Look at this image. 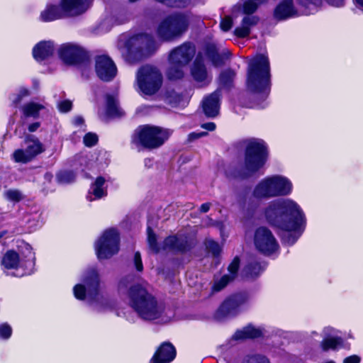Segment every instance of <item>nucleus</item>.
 <instances>
[{
	"instance_id": "nucleus-1",
	"label": "nucleus",
	"mask_w": 363,
	"mask_h": 363,
	"mask_svg": "<svg viewBox=\"0 0 363 363\" xmlns=\"http://www.w3.org/2000/svg\"><path fill=\"white\" fill-rule=\"evenodd\" d=\"M128 301L130 306L144 320L160 319L162 321H167L169 319L164 306L141 286H133L130 289Z\"/></svg>"
},
{
	"instance_id": "nucleus-2",
	"label": "nucleus",
	"mask_w": 363,
	"mask_h": 363,
	"mask_svg": "<svg viewBox=\"0 0 363 363\" xmlns=\"http://www.w3.org/2000/svg\"><path fill=\"white\" fill-rule=\"evenodd\" d=\"M269 77L268 59L264 55L257 56L249 65L247 79L248 90L266 96L269 87Z\"/></svg>"
},
{
	"instance_id": "nucleus-3",
	"label": "nucleus",
	"mask_w": 363,
	"mask_h": 363,
	"mask_svg": "<svg viewBox=\"0 0 363 363\" xmlns=\"http://www.w3.org/2000/svg\"><path fill=\"white\" fill-rule=\"evenodd\" d=\"M195 48L190 43H184L174 49L169 54L170 67L167 76L170 79H179L184 76V68L195 55Z\"/></svg>"
},
{
	"instance_id": "nucleus-4",
	"label": "nucleus",
	"mask_w": 363,
	"mask_h": 363,
	"mask_svg": "<svg viewBox=\"0 0 363 363\" xmlns=\"http://www.w3.org/2000/svg\"><path fill=\"white\" fill-rule=\"evenodd\" d=\"M154 50V40L151 36L147 34L137 35L126 42L123 56L125 60L133 63L150 55Z\"/></svg>"
},
{
	"instance_id": "nucleus-5",
	"label": "nucleus",
	"mask_w": 363,
	"mask_h": 363,
	"mask_svg": "<svg viewBox=\"0 0 363 363\" xmlns=\"http://www.w3.org/2000/svg\"><path fill=\"white\" fill-rule=\"evenodd\" d=\"M162 74L155 67L146 65L137 72L136 82L140 91L145 95L156 94L162 85Z\"/></svg>"
},
{
	"instance_id": "nucleus-6",
	"label": "nucleus",
	"mask_w": 363,
	"mask_h": 363,
	"mask_svg": "<svg viewBox=\"0 0 363 363\" xmlns=\"http://www.w3.org/2000/svg\"><path fill=\"white\" fill-rule=\"evenodd\" d=\"M94 250L99 260L109 259L120 251V235L114 228L106 230L95 241Z\"/></svg>"
},
{
	"instance_id": "nucleus-7",
	"label": "nucleus",
	"mask_w": 363,
	"mask_h": 363,
	"mask_svg": "<svg viewBox=\"0 0 363 363\" xmlns=\"http://www.w3.org/2000/svg\"><path fill=\"white\" fill-rule=\"evenodd\" d=\"M265 147L261 143L251 141L247 146L244 164L240 176L246 177L261 168L266 161Z\"/></svg>"
},
{
	"instance_id": "nucleus-8",
	"label": "nucleus",
	"mask_w": 363,
	"mask_h": 363,
	"mask_svg": "<svg viewBox=\"0 0 363 363\" xmlns=\"http://www.w3.org/2000/svg\"><path fill=\"white\" fill-rule=\"evenodd\" d=\"M189 16L177 13L165 18L159 26L157 33L165 40H171L181 36L188 28Z\"/></svg>"
},
{
	"instance_id": "nucleus-9",
	"label": "nucleus",
	"mask_w": 363,
	"mask_h": 363,
	"mask_svg": "<svg viewBox=\"0 0 363 363\" xmlns=\"http://www.w3.org/2000/svg\"><path fill=\"white\" fill-rule=\"evenodd\" d=\"M291 184L285 178L275 176L260 182L255 189L257 197H272L289 194Z\"/></svg>"
},
{
	"instance_id": "nucleus-10",
	"label": "nucleus",
	"mask_w": 363,
	"mask_h": 363,
	"mask_svg": "<svg viewBox=\"0 0 363 363\" xmlns=\"http://www.w3.org/2000/svg\"><path fill=\"white\" fill-rule=\"evenodd\" d=\"M171 132L159 127L144 125L135 131V138L145 147L155 149L160 147L169 138Z\"/></svg>"
},
{
	"instance_id": "nucleus-11",
	"label": "nucleus",
	"mask_w": 363,
	"mask_h": 363,
	"mask_svg": "<svg viewBox=\"0 0 363 363\" xmlns=\"http://www.w3.org/2000/svg\"><path fill=\"white\" fill-rule=\"evenodd\" d=\"M100 277L96 269H92L86 272L83 275L82 283L77 284L73 287L74 297L78 300H87L90 304L95 291H98Z\"/></svg>"
},
{
	"instance_id": "nucleus-12",
	"label": "nucleus",
	"mask_w": 363,
	"mask_h": 363,
	"mask_svg": "<svg viewBox=\"0 0 363 363\" xmlns=\"http://www.w3.org/2000/svg\"><path fill=\"white\" fill-rule=\"evenodd\" d=\"M274 213L291 216L298 226L306 225V220L302 212L293 201L282 200L272 203L266 210L265 214L267 218L272 219Z\"/></svg>"
},
{
	"instance_id": "nucleus-13",
	"label": "nucleus",
	"mask_w": 363,
	"mask_h": 363,
	"mask_svg": "<svg viewBox=\"0 0 363 363\" xmlns=\"http://www.w3.org/2000/svg\"><path fill=\"white\" fill-rule=\"evenodd\" d=\"M25 143L26 144L25 150L17 149L12 155L13 159L16 162L27 163L45 150L43 144L33 135H28Z\"/></svg>"
},
{
	"instance_id": "nucleus-14",
	"label": "nucleus",
	"mask_w": 363,
	"mask_h": 363,
	"mask_svg": "<svg viewBox=\"0 0 363 363\" xmlns=\"http://www.w3.org/2000/svg\"><path fill=\"white\" fill-rule=\"evenodd\" d=\"M254 244L256 249L265 255L275 252L279 247L274 235L268 228H257L255 233Z\"/></svg>"
},
{
	"instance_id": "nucleus-15",
	"label": "nucleus",
	"mask_w": 363,
	"mask_h": 363,
	"mask_svg": "<svg viewBox=\"0 0 363 363\" xmlns=\"http://www.w3.org/2000/svg\"><path fill=\"white\" fill-rule=\"evenodd\" d=\"M59 55L68 65L79 64L88 58L87 52L83 48L71 43L62 45L59 50Z\"/></svg>"
},
{
	"instance_id": "nucleus-16",
	"label": "nucleus",
	"mask_w": 363,
	"mask_h": 363,
	"mask_svg": "<svg viewBox=\"0 0 363 363\" xmlns=\"http://www.w3.org/2000/svg\"><path fill=\"white\" fill-rule=\"evenodd\" d=\"M1 264L3 270L7 275L13 277H22L24 272H18L22 267L23 262L18 252L13 250H8L2 257Z\"/></svg>"
},
{
	"instance_id": "nucleus-17",
	"label": "nucleus",
	"mask_w": 363,
	"mask_h": 363,
	"mask_svg": "<svg viewBox=\"0 0 363 363\" xmlns=\"http://www.w3.org/2000/svg\"><path fill=\"white\" fill-rule=\"evenodd\" d=\"M95 69L97 76L104 81L111 80L116 74V67L113 60L106 55L96 57Z\"/></svg>"
},
{
	"instance_id": "nucleus-18",
	"label": "nucleus",
	"mask_w": 363,
	"mask_h": 363,
	"mask_svg": "<svg viewBox=\"0 0 363 363\" xmlns=\"http://www.w3.org/2000/svg\"><path fill=\"white\" fill-rule=\"evenodd\" d=\"M176 356V350L172 345L163 343L156 351L150 363H169Z\"/></svg>"
},
{
	"instance_id": "nucleus-19",
	"label": "nucleus",
	"mask_w": 363,
	"mask_h": 363,
	"mask_svg": "<svg viewBox=\"0 0 363 363\" xmlns=\"http://www.w3.org/2000/svg\"><path fill=\"white\" fill-rule=\"evenodd\" d=\"M323 333L325 337L321 342V347L324 351L336 350L342 346V340L336 337L337 331L335 329L332 327H326L323 329Z\"/></svg>"
},
{
	"instance_id": "nucleus-20",
	"label": "nucleus",
	"mask_w": 363,
	"mask_h": 363,
	"mask_svg": "<svg viewBox=\"0 0 363 363\" xmlns=\"http://www.w3.org/2000/svg\"><path fill=\"white\" fill-rule=\"evenodd\" d=\"M60 4L66 16L79 15L89 7L86 0H62Z\"/></svg>"
},
{
	"instance_id": "nucleus-21",
	"label": "nucleus",
	"mask_w": 363,
	"mask_h": 363,
	"mask_svg": "<svg viewBox=\"0 0 363 363\" xmlns=\"http://www.w3.org/2000/svg\"><path fill=\"white\" fill-rule=\"evenodd\" d=\"M240 260L235 257L229 264L228 268V273L223 275L220 279L215 281L213 289L220 291L223 289L229 282L235 279L239 268Z\"/></svg>"
},
{
	"instance_id": "nucleus-22",
	"label": "nucleus",
	"mask_w": 363,
	"mask_h": 363,
	"mask_svg": "<svg viewBox=\"0 0 363 363\" xmlns=\"http://www.w3.org/2000/svg\"><path fill=\"white\" fill-rule=\"evenodd\" d=\"M95 292L93 300L90 303L94 311L97 312H105L114 308L116 303L113 299L100 294L99 290Z\"/></svg>"
},
{
	"instance_id": "nucleus-23",
	"label": "nucleus",
	"mask_w": 363,
	"mask_h": 363,
	"mask_svg": "<svg viewBox=\"0 0 363 363\" xmlns=\"http://www.w3.org/2000/svg\"><path fill=\"white\" fill-rule=\"evenodd\" d=\"M206 55L213 65L218 67L224 64L225 61L229 58L230 53L228 50H223L219 53L216 47L212 44L207 46Z\"/></svg>"
},
{
	"instance_id": "nucleus-24",
	"label": "nucleus",
	"mask_w": 363,
	"mask_h": 363,
	"mask_svg": "<svg viewBox=\"0 0 363 363\" xmlns=\"http://www.w3.org/2000/svg\"><path fill=\"white\" fill-rule=\"evenodd\" d=\"M219 94L214 92L206 98L203 102V108L205 114L209 117L217 116L219 110Z\"/></svg>"
},
{
	"instance_id": "nucleus-25",
	"label": "nucleus",
	"mask_w": 363,
	"mask_h": 363,
	"mask_svg": "<svg viewBox=\"0 0 363 363\" xmlns=\"http://www.w3.org/2000/svg\"><path fill=\"white\" fill-rule=\"evenodd\" d=\"M65 16H67L61 6L48 5L40 13V18L45 22L55 21Z\"/></svg>"
},
{
	"instance_id": "nucleus-26",
	"label": "nucleus",
	"mask_w": 363,
	"mask_h": 363,
	"mask_svg": "<svg viewBox=\"0 0 363 363\" xmlns=\"http://www.w3.org/2000/svg\"><path fill=\"white\" fill-rule=\"evenodd\" d=\"M259 18L257 16H245L241 23L240 26L235 28L234 33L237 37L245 38L250 33V28L258 23Z\"/></svg>"
},
{
	"instance_id": "nucleus-27",
	"label": "nucleus",
	"mask_w": 363,
	"mask_h": 363,
	"mask_svg": "<svg viewBox=\"0 0 363 363\" xmlns=\"http://www.w3.org/2000/svg\"><path fill=\"white\" fill-rule=\"evenodd\" d=\"M53 45L51 42H42L33 48V57L37 60H43L53 53Z\"/></svg>"
},
{
	"instance_id": "nucleus-28",
	"label": "nucleus",
	"mask_w": 363,
	"mask_h": 363,
	"mask_svg": "<svg viewBox=\"0 0 363 363\" xmlns=\"http://www.w3.org/2000/svg\"><path fill=\"white\" fill-rule=\"evenodd\" d=\"M295 13L293 0H284L275 9L274 16L279 20L293 16Z\"/></svg>"
},
{
	"instance_id": "nucleus-29",
	"label": "nucleus",
	"mask_w": 363,
	"mask_h": 363,
	"mask_svg": "<svg viewBox=\"0 0 363 363\" xmlns=\"http://www.w3.org/2000/svg\"><path fill=\"white\" fill-rule=\"evenodd\" d=\"M191 73L193 78L199 82H205L208 78L206 67L203 65L202 60L198 56L194 61L191 69Z\"/></svg>"
},
{
	"instance_id": "nucleus-30",
	"label": "nucleus",
	"mask_w": 363,
	"mask_h": 363,
	"mask_svg": "<svg viewBox=\"0 0 363 363\" xmlns=\"http://www.w3.org/2000/svg\"><path fill=\"white\" fill-rule=\"evenodd\" d=\"M281 240L287 244H294L303 233L302 228H279Z\"/></svg>"
},
{
	"instance_id": "nucleus-31",
	"label": "nucleus",
	"mask_w": 363,
	"mask_h": 363,
	"mask_svg": "<svg viewBox=\"0 0 363 363\" xmlns=\"http://www.w3.org/2000/svg\"><path fill=\"white\" fill-rule=\"evenodd\" d=\"M262 331L258 328L252 325H248L242 330H238L233 335L235 340H245L247 338H255L261 336Z\"/></svg>"
},
{
	"instance_id": "nucleus-32",
	"label": "nucleus",
	"mask_w": 363,
	"mask_h": 363,
	"mask_svg": "<svg viewBox=\"0 0 363 363\" xmlns=\"http://www.w3.org/2000/svg\"><path fill=\"white\" fill-rule=\"evenodd\" d=\"M17 249L18 250V255L20 254L22 257L21 259L22 262L25 261L34 263L35 259V252L32 247L28 243H26L23 240H18Z\"/></svg>"
},
{
	"instance_id": "nucleus-33",
	"label": "nucleus",
	"mask_w": 363,
	"mask_h": 363,
	"mask_svg": "<svg viewBox=\"0 0 363 363\" xmlns=\"http://www.w3.org/2000/svg\"><path fill=\"white\" fill-rule=\"evenodd\" d=\"M106 114L110 117L120 116L123 114L118 107L117 101L111 96H108L106 98Z\"/></svg>"
},
{
	"instance_id": "nucleus-34",
	"label": "nucleus",
	"mask_w": 363,
	"mask_h": 363,
	"mask_svg": "<svg viewBox=\"0 0 363 363\" xmlns=\"http://www.w3.org/2000/svg\"><path fill=\"white\" fill-rule=\"evenodd\" d=\"M105 179L99 177L91 186V192L97 199L106 196V189L104 187Z\"/></svg>"
},
{
	"instance_id": "nucleus-35",
	"label": "nucleus",
	"mask_w": 363,
	"mask_h": 363,
	"mask_svg": "<svg viewBox=\"0 0 363 363\" xmlns=\"http://www.w3.org/2000/svg\"><path fill=\"white\" fill-rule=\"evenodd\" d=\"M43 106L35 103H28L22 107L23 114L26 117H37L39 111Z\"/></svg>"
},
{
	"instance_id": "nucleus-36",
	"label": "nucleus",
	"mask_w": 363,
	"mask_h": 363,
	"mask_svg": "<svg viewBox=\"0 0 363 363\" xmlns=\"http://www.w3.org/2000/svg\"><path fill=\"white\" fill-rule=\"evenodd\" d=\"M165 100L170 104L177 105L182 100V95L174 89H167L164 95Z\"/></svg>"
},
{
	"instance_id": "nucleus-37",
	"label": "nucleus",
	"mask_w": 363,
	"mask_h": 363,
	"mask_svg": "<svg viewBox=\"0 0 363 363\" xmlns=\"http://www.w3.org/2000/svg\"><path fill=\"white\" fill-rule=\"evenodd\" d=\"M263 2L264 0H247L243 4V13L247 15L253 13Z\"/></svg>"
},
{
	"instance_id": "nucleus-38",
	"label": "nucleus",
	"mask_w": 363,
	"mask_h": 363,
	"mask_svg": "<svg viewBox=\"0 0 363 363\" xmlns=\"http://www.w3.org/2000/svg\"><path fill=\"white\" fill-rule=\"evenodd\" d=\"M75 175L72 172H62L57 174V179L61 183H69L74 181Z\"/></svg>"
},
{
	"instance_id": "nucleus-39",
	"label": "nucleus",
	"mask_w": 363,
	"mask_h": 363,
	"mask_svg": "<svg viewBox=\"0 0 363 363\" xmlns=\"http://www.w3.org/2000/svg\"><path fill=\"white\" fill-rule=\"evenodd\" d=\"M245 363H270L268 358L262 354L249 356Z\"/></svg>"
},
{
	"instance_id": "nucleus-40",
	"label": "nucleus",
	"mask_w": 363,
	"mask_h": 363,
	"mask_svg": "<svg viewBox=\"0 0 363 363\" xmlns=\"http://www.w3.org/2000/svg\"><path fill=\"white\" fill-rule=\"evenodd\" d=\"M147 238H148V243H149V245H150V247L151 248V250H153L154 252H158L159 247H157V245L156 243V240H157L156 235L153 233V231L151 228H148Z\"/></svg>"
},
{
	"instance_id": "nucleus-41",
	"label": "nucleus",
	"mask_w": 363,
	"mask_h": 363,
	"mask_svg": "<svg viewBox=\"0 0 363 363\" xmlns=\"http://www.w3.org/2000/svg\"><path fill=\"white\" fill-rule=\"evenodd\" d=\"M98 142V136L95 133H89L84 137V143L87 147H91Z\"/></svg>"
},
{
	"instance_id": "nucleus-42",
	"label": "nucleus",
	"mask_w": 363,
	"mask_h": 363,
	"mask_svg": "<svg viewBox=\"0 0 363 363\" xmlns=\"http://www.w3.org/2000/svg\"><path fill=\"white\" fill-rule=\"evenodd\" d=\"M12 334L11 327L7 323L0 325V338L8 339Z\"/></svg>"
},
{
	"instance_id": "nucleus-43",
	"label": "nucleus",
	"mask_w": 363,
	"mask_h": 363,
	"mask_svg": "<svg viewBox=\"0 0 363 363\" xmlns=\"http://www.w3.org/2000/svg\"><path fill=\"white\" fill-rule=\"evenodd\" d=\"M5 196L9 200L13 201H19L23 198L22 194L18 190H9L5 193Z\"/></svg>"
},
{
	"instance_id": "nucleus-44",
	"label": "nucleus",
	"mask_w": 363,
	"mask_h": 363,
	"mask_svg": "<svg viewBox=\"0 0 363 363\" xmlns=\"http://www.w3.org/2000/svg\"><path fill=\"white\" fill-rule=\"evenodd\" d=\"M235 73L231 70L223 72L220 76V80L222 84L228 85L233 79Z\"/></svg>"
},
{
	"instance_id": "nucleus-45",
	"label": "nucleus",
	"mask_w": 363,
	"mask_h": 363,
	"mask_svg": "<svg viewBox=\"0 0 363 363\" xmlns=\"http://www.w3.org/2000/svg\"><path fill=\"white\" fill-rule=\"evenodd\" d=\"M233 26V19L230 16H225L222 19L220 26L223 31H228Z\"/></svg>"
},
{
	"instance_id": "nucleus-46",
	"label": "nucleus",
	"mask_w": 363,
	"mask_h": 363,
	"mask_svg": "<svg viewBox=\"0 0 363 363\" xmlns=\"http://www.w3.org/2000/svg\"><path fill=\"white\" fill-rule=\"evenodd\" d=\"M236 306L235 301L234 299L226 300L221 306V309L230 313L232 309Z\"/></svg>"
},
{
	"instance_id": "nucleus-47",
	"label": "nucleus",
	"mask_w": 363,
	"mask_h": 363,
	"mask_svg": "<svg viewBox=\"0 0 363 363\" xmlns=\"http://www.w3.org/2000/svg\"><path fill=\"white\" fill-rule=\"evenodd\" d=\"M133 262L137 271L141 272L143 269V266L140 252H136L134 254Z\"/></svg>"
},
{
	"instance_id": "nucleus-48",
	"label": "nucleus",
	"mask_w": 363,
	"mask_h": 363,
	"mask_svg": "<svg viewBox=\"0 0 363 363\" xmlns=\"http://www.w3.org/2000/svg\"><path fill=\"white\" fill-rule=\"evenodd\" d=\"M206 246L208 250L214 255H218L220 251L219 245L214 241H208Z\"/></svg>"
},
{
	"instance_id": "nucleus-49",
	"label": "nucleus",
	"mask_w": 363,
	"mask_h": 363,
	"mask_svg": "<svg viewBox=\"0 0 363 363\" xmlns=\"http://www.w3.org/2000/svg\"><path fill=\"white\" fill-rule=\"evenodd\" d=\"M72 102L69 100H65L59 104V108L61 112H67L72 108Z\"/></svg>"
},
{
	"instance_id": "nucleus-50",
	"label": "nucleus",
	"mask_w": 363,
	"mask_h": 363,
	"mask_svg": "<svg viewBox=\"0 0 363 363\" xmlns=\"http://www.w3.org/2000/svg\"><path fill=\"white\" fill-rule=\"evenodd\" d=\"M211 206H212V203L211 202L203 203L199 208L198 212L199 213H202V214L206 213L210 211Z\"/></svg>"
},
{
	"instance_id": "nucleus-51",
	"label": "nucleus",
	"mask_w": 363,
	"mask_h": 363,
	"mask_svg": "<svg viewBox=\"0 0 363 363\" xmlns=\"http://www.w3.org/2000/svg\"><path fill=\"white\" fill-rule=\"evenodd\" d=\"M12 237V233L7 230H4L0 232V240L2 242H6V240Z\"/></svg>"
},
{
	"instance_id": "nucleus-52",
	"label": "nucleus",
	"mask_w": 363,
	"mask_h": 363,
	"mask_svg": "<svg viewBox=\"0 0 363 363\" xmlns=\"http://www.w3.org/2000/svg\"><path fill=\"white\" fill-rule=\"evenodd\" d=\"M359 362H360V359L358 356L352 355V356L346 357L344 359L343 363H359Z\"/></svg>"
},
{
	"instance_id": "nucleus-53",
	"label": "nucleus",
	"mask_w": 363,
	"mask_h": 363,
	"mask_svg": "<svg viewBox=\"0 0 363 363\" xmlns=\"http://www.w3.org/2000/svg\"><path fill=\"white\" fill-rule=\"evenodd\" d=\"M207 135V133L206 132H201V133H192L191 134L189 135V141H193L196 139H198L201 137H203V136H206Z\"/></svg>"
},
{
	"instance_id": "nucleus-54",
	"label": "nucleus",
	"mask_w": 363,
	"mask_h": 363,
	"mask_svg": "<svg viewBox=\"0 0 363 363\" xmlns=\"http://www.w3.org/2000/svg\"><path fill=\"white\" fill-rule=\"evenodd\" d=\"M201 127L208 130H213L216 128V125L213 123H203Z\"/></svg>"
},
{
	"instance_id": "nucleus-55",
	"label": "nucleus",
	"mask_w": 363,
	"mask_h": 363,
	"mask_svg": "<svg viewBox=\"0 0 363 363\" xmlns=\"http://www.w3.org/2000/svg\"><path fill=\"white\" fill-rule=\"evenodd\" d=\"M40 127V123L38 122H36V123H33L32 124H30L29 126H28V130L30 132H34L38 128Z\"/></svg>"
},
{
	"instance_id": "nucleus-56",
	"label": "nucleus",
	"mask_w": 363,
	"mask_h": 363,
	"mask_svg": "<svg viewBox=\"0 0 363 363\" xmlns=\"http://www.w3.org/2000/svg\"><path fill=\"white\" fill-rule=\"evenodd\" d=\"M74 122L77 125H81L84 123V118L81 116H78V117L75 118Z\"/></svg>"
},
{
	"instance_id": "nucleus-57",
	"label": "nucleus",
	"mask_w": 363,
	"mask_h": 363,
	"mask_svg": "<svg viewBox=\"0 0 363 363\" xmlns=\"http://www.w3.org/2000/svg\"><path fill=\"white\" fill-rule=\"evenodd\" d=\"M175 239H176V238H174V237H172V238H167V239L166 242H167V244H169H169H171V245H172V247H174L173 242H174V240Z\"/></svg>"
},
{
	"instance_id": "nucleus-58",
	"label": "nucleus",
	"mask_w": 363,
	"mask_h": 363,
	"mask_svg": "<svg viewBox=\"0 0 363 363\" xmlns=\"http://www.w3.org/2000/svg\"><path fill=\"white\" fill-rule=\"evenodd\" d=\"M258 269V272H255V273H252H252H250V276L251 277H253L257 276V275H258V274H259V272H260L261 269H260V267H257V266H256V267H255V269Z\"/></svg>"
},
{
	"instance_id": "nucleus-59",
	"label": "nucleus",
	"mask_w": 363,
	"mask_h": 363,
	"mask_svg": "<svg viewBox=\"0 0 363 363\" xmlns=\"http://www.w3.org/2000/svg\"><path fill=\"white\" fill-rule=\"evenodd\" d=\"M22 98H23V97L19 94V95L16 97V99L13 100V103H14L15 104H16V105H17V104H18L21 102V101Z\"/></svg>"
},
{
	"instance_id": "nucleus-60",
	"label": "nucleus",
	"mask_w": 363,
	"mask_h": 363,
	"mask_svg": "<svg viewBox=\"0 0 363 363\" xmlns=\"http://www.w3.org/2000/svg\"><path fill=\"white\" fill-rule=\"evenodd\" d=\"M22 97L23 96H26L28 94V91L27 89H22L21 91H20V94H19Z\"/></svg>"
},
{
	"instance_id": "nucleus-61",
	"label": "nucleus",
	"mask_w": 363,
	"mask_h": 363,
	"mask_svg": "<svg viewBox=\"0 0 363 363\" xmlns=\"http://www.w3.org/2000/svg\"><path fill=\"white\" fill-rule=\"evenodd\" d=\"M357 4L363 6V0H356Z\"/></svg>"
},
{
	"instance_id": "nucleus-62",
	"label": "nucleus",
	"mask_w": 363,
	"mask_h": 363,
	"mask_svg": "<svg viewBox=\"0 0 363 363\" xmlns=\"http://www.w3.org/2000/svg\"><path fill=\"white\" fill-rule=\"evenodd\" d=\"M338 1H339V2H340V1H341V0H338Z\"/></svg>"
}]
</instances>
